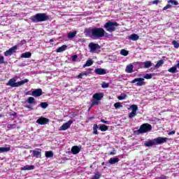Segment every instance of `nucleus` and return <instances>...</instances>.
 I'll return each instance as SVG.
<instances>
[{
    "label": "nucleus",
    "instance_id": "obj_21",
    "mask_svg": "<svg viewBox=\"0 0 179 179\" xmlns=\"http://www.w3.org/2000/svg\"><path fill=\"white\" fill-rule=\"evenodd\" d=\"M66 48H68V46H66V45H63L61 47H59L57 49V52H64V51H66Z\"/></svg>",
    "mask_w": 179,
    "mask_h": 179
},
{
    "label": "nucleus",
    "instance_id": "obj_32",
    "mask_svg": "<svg viewBox=\"0 0 179 179\" xmlns=\"http://www.w3.org/2000/svg\"><path fill=\"white\" fill-rule=\"evenodd\" d=\"M97 129H99V125H97V124H94L93 131L94 135L99 134V131H97Z\"/></svg>",
    "mask_w": 179,
    "mask_h": 179
},
{
    "label": "nucleus",
    "instance_id": "obj_57",
    "mask_svg": "<svg viewBox=\"0 0 179 179\" xmlns=\"http://www.w3.org/2000/svg\"><path fill=\"white\" fill-rule=\"evenodd\" d=\"M52 42H54V39H50V43H52Z\"/></svg>",
    "mask_w": 179,
    "mask_h": 179
},
{
    "label": "nucleus",
    "instance_id": "obj_48",
    "mask_svg": "<svg viewBox=\"0 0 179 179\" xmlns=\"http://www.w3.org/2000/svg\"><path fill=\"white\" fill-rule=\"evenodd\" d=\"M171 8V4L169 3L165 7H164V10H167V9H170Z\"/></svg>",
    "mask_w": 179,
    "mask_h": 179
},
{
    "label": "nucleus",
    "instance_id": "obj_40",
    "mask_svg": "<svg viewBox=\"0 0 179 179\" xmlns=\"http://www.w3.org/2000/svg\"><path fill=\"white\" fill-rule=\"evenodd\" d=\"M40 107H41V108H47V107H48V103L46 102H41L40 103Z\"/></svg>",
    "mask_w": 179,
    "mask_h": 179
},
{
    "label": "nucleus",
    "instance_id": "obj_45",
    "mask_svg": "<svg viewBox=\"0 0 179 179\" xmlns=\"http://www.w3.org/2000/svg\"><path fill=\"white\" fill-rule=\"evenodd\" d=\"M136 112L131 111V113H130L129 115V117L134 118V117H136Z\"/></svg>",
    "mask_w": 179,
    "mask_h": 179
},
{
    "label": "nucleus",
    "instance_id": "obj_53",
    "mask_svg": "<svg viewBox=\"0 0 179 179\" xmlns=\"http://www.w3.org/2000/svg\"><path fill=\"white\" fill-rule=\"evenodd\" d=\"M109 155H110L111 156H114V155H115V150H113V151L110 152Z\"/></svg>",
    "mask_w": 179,
    "mask_h": 179
},
{
    "label": "nucleus",
    "instance_id": "obj_27",
    "mask_svg": "<svg viewBox=\"0 0 179 179\" xmlns=\"http://www.w3.org/2000/svg\"><path fill=\"white\" fill-rule=\"evenodd\" d=\"M45 157L50 158V157H54V153L52 151H46L45 152Z\"/></svg>",
    "mask_w": 179,
    "mask_h": 179
},
{
    "label": "nucleus",
    "instance_id": "obj_2",
    "mask_svg": "<svg viewBox=\"0 0 179 179\" xmlns=\"http://www.w3.org/2000/svg\"><path fill=\"white\" fill-rule=\"evenodd\" d=\"M167 141H169V138L166 137H157L156 138L152 140L149 139L145 141L144 145L146 146V148H152V146L166 143Z\"/></svg>",
    "mask_w": 179,
    "mask_h": 179
},
{
    "label": "nucleus",
    "instance_id": "obj_25",
    "mask_svg": "<svg viewBox=\"0 0 179 179\" xmlns=\"http://www.w3.org/2000/svg\"><path fill=\"white\" fill-rule=\"evenodd\" d=\"M31 57V52H27L21 55V58H30Z\"/></svg>",
    "mask_w": 179,
    "mask_h": 179
},
{
    "label": "nucleus",
    "instance_id": "obj_46",
    "mask_svg": "<svg viewBox=\"0 0 179 179\" xmlns=\"http://www.w3.org/2000/svg\"><path fill=\"white\" fill-rule=\"evenodd\" d=\"M108 86H110V85L106 83H103L101 85V87H103V89H107V87H108Z\"/></svg>",
    "mask_w": 179,
    "mask_h": 179
},
{
    "label": "nucleus",
    "instance_id": "obj_19",
    "mask_svg": "<svg viewBox=\"0 0 179 179\" xmlns=\"http://www.w3.org/2000/svg\"><path fill=\"white\" fill-rule=\"evenodd\" d=\"M125 71L127 73H132V72H134V65H132L131 64L127 65Z\"/></svg>",
    "mask_w": 179,
    "mask_h": 179
},
{
    "label": "nucleus",
    "instance_id": "obj_35",
    "mask_svg": "<svg viewBox=\"0 0 179 179\" xmlns=\"http://www.w3.org/2000/svg\"><path fill=\"white\" fill-rule=\"evenodd\" d=\"M100 177H101V173H100L99 172H97L94 174V176H93L92 177L91 179H99Z\"/></svg>",
    "mask_w": 179,
    "mask_h": 179
},
{
    "label": "nucleus",
    "instance_id": "obj_13",
    "mask_svg": "<svg viewBox=\"0 0 179 179\" xmlns=\"http://www.w3.org/2000/svg\"><path fill=\"white\" fill-rule=\"evenodd\" d=\"M94 72L96 75H106V74L108 73V71H107V69H102V68L95 69Z\"/></svg>",
    "mask_w": 179,
    "mask_h": 179
},
{
    "label": "nucleus",
    "instance_id": "obj_15",
    "mask_svg": "<svg viewBox=\"0 0 179 179\" xmlns=\"http://www.w3.org/2000/svg\"><path fill=\"white\" fill-rule=\"evenodd\" d=\"M139 66L141 68H145V69L150 68V66H152V62L147 61V62H140Z\"/></svg>",
    "mask_w": 179,
    "mask_h": 179
},
{
    "label": "nucleus",
    "instance_id": "obj_17",
    "mask_svg": "<svg viewBox=\"0 0 179 179\" xmlns=\"http://www.w3.org/2000/svg\"><path fill=\"white\" fill-rule=\"evenodd\" d=\"M81 149H82V146L74 145L71 148V152L73 155H78V153L80 152Z\"/></svg>",
    "mask_w": 179,
    "mask_h": 179
},
{
    "label": "nucleus",
    "instance_id": "obj_56",
    "mask_svg": "<svg viewBox=\"0 0 179 179\" xmlns=\"http://www.w3.org/2000/svg\"><path fill=\"white\" fill-rule=\"evenodd\" d=\"M26 108H29V110H31V106H27Z\"/></svg>",
    "mask_w": 179,
    "mask_h": 179
},
{
    "label": "nucleus",
    "instance_id": "obj_36",
    "mask_svg": "<svg viewBox=\"0 0 179 179\" xmlns=\"http://www.w3.org/2000/svg\"><path fill=\"white\" fill-rule=\"evenodd\" d=\"M118 100H125L127 99V94H121L120 96H117Z\"/></svg>",
    "mask_w": 179,
    "mask_h": 179
},
{
    "label": "nucleus",
    "instance_id": "obj_58",
    "mask_svg": "<svg viewBox=\"0 0 179 179\" xmlns=\"http://www.w3.org/2000/svg\"><path fill=\"white\" fill-rule=\"evenodd\" d=\"M107 1H114V0H107Z\"/></svg>",
    "mask_w": 179,
    "mask_h": 179
},
{
    "label": "nucleus",
    "instance_id": "obj_16",
    "mask_svg": "<svg viewBox=\"0 0 179 179\" xmlns=\"http://www.w3.org/2000/svg\"><path fill=\"white\" fill-rule=\"evenodd\" d=\"M43 94V90L41 89H36L32 92L31 96L34 97H40Z\"/></svg>",
    "mask_w": 179,
    "mask_h": 179
},
{
    "label": "nucleus",
    "instance_id": "obj_31",
    "mask_svg": "<svg viewBox=\"0 0 179 179\" xmlns=\"http://www.w3.org/2000/svg\"><path fill=\"white\" fill-rule=\"evenodd\" d=\"M83 76H87V72L84 71V72L80 73V74L77 76V78H78V79H83Z\"/></svg>",
    "mask_w": 179,
    "mask_h": 179
},
{
    "label": "nucleus",
    "instance_id": "obj_24",
    "mask_svg": "<svg viewBox=\"0 0 179 179\" xmlns=\"http://www.w3.org/2000/svg\"><path fill=\"white\" fill-rule=\"evenodd\" d=\"M34 165H26L24 167H22L21 170L25 171L26 170H34Z\"/></svg>",
    "mask_w": 179,
    "mask_h": 179
},
{
    "label": "nucleus",
    "instance_id": "obj_50",
    "mask_svg": "<svg viewBox=\"0 0 179 179\" xmlns=\"http://www.w3.org/2000/svg\"><path fill=\"white\" fill-rule=\"evenodd\" d=\"M71 59H72V61L73 62L76 61V59H78V55H73Z\"/></svg>",
    "mask_w": 179,
    "mask_h": 179
},
{
    "label": "nucleus",
    "instance_id": "obj_54",
    "mask_svg": "<svg viewBox=\"0 0 179 179\" xmlns=\"http://www.w3.org/2000/svg\"><path fill=\"white\" fill-rule=\"evenodd\" d=\"M152 3L157 5L159 3V0L153 1Z\"/></svg>",
    "mask_w": 179,
    "mask_h": 179
},
{
    "label": "nucleus",
    "instance_id": "obj_8",
    "mask_svg": "<svg viewBox=\"0 0 179 179\" xmlns=\"http://www.w3.org/2000/svg\"><path fill=\"white\" fill-rule=\"evenodd\" d=\"M150 131H152V125L148 123H145L140 127L136 132L138 134H146V132H150Z\"/></svg>",
    "mask_w": 179,
    "mask_h": 179
},
{
    "label": "nucleus",
    "instance_id": "obj_1",
    "mask_svg": "<svg viewBox=\"0 0 179 179\" xmlns=\"http://www.w3.org/2000/svg\"><path fill=\"white\" fill-rule=\"evenodd\" d=\"M85 36L92 38V40H99L104 37V29L101 27H90L85 31Z\"/></svg>",
    "mask_w": 179,
    "mask_h": 179
},
{
    "label": "nucleus",
    "instance_id": "obj_4",
    "mask_svg": "<svg viewBox=\"0 0 179 179\" xmlns=\"http://www.w3.org/2000/svg\"><path fill=\"white\" fill-rule=\"evenodd\" d=\"M28 82L29 79H24L16 83V79L11 78L8 80L6 85L10 86V87H20V86H22V85H24V83H28Z\"/></svg>",
    "mask_w": 179,
    "mask_h": 179
},
{
    "label": "nucleus",
    "instance_id": "obj_18",
    "mask_svg": "<svg viewBox=\"0 0 179 179\" xmlns=\"http://www.w3.org/2000/svg\"><path fill=\"white\" fill-rule=\"evenodd\" d=\"M128 40L131 41H138V40H139V35L136 34H132L128 36Z\"/></svg>",
    "mask_w": 179,
    "mask_h": 179
},
{
    "label": "nucleus",
    "instance_id": "obj_10",
    "mask_svg": "<svg viewBox=\"0 0 179 179\" xmlns=\"http://www.w3.org/2000/svg\"><path fill=\"white\" fill-rule=\"evenodd\" d=\"M73 123V120H69L59 128V131H66V129H69V128H71V125H72Z\"/></svg>",
    "mask_w": 179,
    "mask_h": 179
},
{
    "label": "nucleus",
    "instance_id": "obj_23",
    "mask_svg": "<svg viewBox=\"0 0 179 179\" xmlns=\"http://www.w3.org/2000/svg\"><path fill=\"white\" fill-rule=\"evenodd\" d=\"M10 150V145L7 148L1 147L0 148V153H6Z\"/></svg>",
    "mask_w": 179,
    "mask_h": 179
},
{
    "label": "nucleus",
    "instance_id": "obj_30",
    "mask_svg": "<svg viewBox=\"0 0 179 179\" xmlns=\"http://www.w3.org/2000/svg\"><path fill=\"white\" fill-rule=\"evenodd\" d=\"M164 64V61L163 60H159L157 64L155 65V69H159V68H160V66H162V65H163Z\"/></svg>",
    "mask_w": 179,
    "mask_h": 179
},
{
    "label": "nucleus",
    "instance_id": "obj_7",
    "mask_svg": "<svg viewBox=\"0 0 179 179\" xmlns=\"http://www.w3.org/2000/svg\"><path fill=\"white\" fill-rule=\"evenodd\" d=\"M88 48L90 50V52H92V54H99V52H100V48H101V47L98 43L91 42L88 45Z\"/></svg>",
    "mask_w": 179,
    "mask_h": 179
},
{
    "label": "nucleus",
    "instance_id": "obj_59",
    "mask_svg": "<svg viewBox=\"0 0 179 179\" xmlns=\"http://www.w3.org/2000/svg\"><path fill=\"white\" fill-rule=\"evenodd\" d=\"M103 164H104V162L102 163V165H103Z\"/></svg>",
    "mask_w": 179,
    "mask_h": 179
},
{
    "label": "nucleus",
    "instance_id": "obj_47",
    "mask_svg": "<svg viewBox=\"0 0 179 179\" xmlns=\"http://www.w3.org/2000/svg\"><path fill=\"white\" fill-rule=\"evenodd\" d=\"M5 64V58L3 56L0 55V64Z\"/></svg>",
    "mask_w": 179,
    "mask_h": 179
},
{
    "label": "nucleus",
    "instance_id": "obj_11",
    "mask_svg": "<svg viewBox=\"0 0 179 179\" xmlns=\"http://www.w3.org/2000/svg\"><path fill=\"white\" fill-rule=\"evenodd\" d=\"M50 122V119L44 117H41L36 120V124L39 125H45Z\"/></svg>",
    "mask_w": 179,
    "mask_h": 179
},
{
    "label": "nucleus",
    "instance_id": "obj_41",
    "mask_svg": "<svg viewBox=\"0 0 179 179\" xmlns=\"http://www.w3.org/2000/svg\"><path fill=\"white\" fill-rule=\"evenodd\" d=\"M168 3H171V5L177 6V5H178V1H177L176 0H169V1H168Z\"/></svg>",
    "mask_w": 179,
    "mask_h": 179
},
{
    "label": "nucleus",
    "instance_id": "obj_5",
    "mask_svg": "<svg viewBox=\"0 0 179 179\" xmlns=\"http://www.w3.org/2000/svg\"><path fill=\"white\" fill-rule=\"evenodd\" d=\"M104 97V94L101 92L100 93H95L92 96V100L90 105V108H93L94 106H99V103L101 101V99Z\"/></svg>",
    "mask_w": 179,
    "mask_h": 179
},
{
    "label": "nucleus",
    "instance_id": "obj_28",
    "mask_svg": "<svg viewBox=\"0 0 179 179\" xmlns=\"http://www.w3.org/2000/svg\"><path fill=\"white\" fill-rule=\"evenodd\" d=\"M177 68H178V66H177V65L171 67V69H169L168 70L169 72H170L171 73H176V72H177Z\"/></svg>",
    "mask_w": 179,
    "mask_h": 179
},
{
    "label": "nucleus",
    "instance_id": "obj_9",
    "mask_svg": "<svg viewBox=\"0 0 179 179\" xmlns=\"http://www.w3.org/2000/svg\"><path fill=\"white\" fill-rule=\"evenodd\" d=\"M130 83H136L135 86H145L146 85V83L145 82V78H134L133 80L130 82Z\"/></svg>",
    "mask_w": 179,
    "mask_h": 179
},
{
    "label": "nucleus",
    "instance_id": "obj_14",
    "mask_svg": "<svg viewBox=\"0 0 179 179\" xmlns=\"http://www.w3.org/2000/svg\"><path fill=\"white\" fill-rule=\"evenodd\" d=\"M30 152L32 153V155L34 157H36V159L41 158V149L31 150Z\"/></svg>",
    "mask_w": 179,
    "mask_h": 179
},
{
    "label": "nucleus",
    "instance_id": "obj_33",
    "mask_svg": "<svg viewBox=\"0 0 179 179\" xmlns=\"http://www.w3.org/2000/svg\"><path fill=\"white\" fill-rule=\"evenodd\" d=\"M120 54H121V55H123L124 57H127L128 55V54H129V52H128V50H127L125 49H122L120 51Z\"/></svg>",
    "mask_w": 179,
    "mask_h": 179
},
{
    "label": "nucleus",
    "instance_id": "obj_39",
    "mask_svg": "<svg viewBox=\"0 0 179 179\" xmlns=\"http://www.w3.org/2000/svg\"><path fill=\"white\" fill-rule=\"evenodd\" d=\"M115 108L118 109V108H122V105H121V103L117 102L114 104Z\"/></svg>",
    "mask_w": 179,
    "mask_h": 179
},
{
    "label": "nucleus",
    "instance_id": "obj_55",
    "mask_svg": "<svg viewBox=\"0 0 179 179\" xmlns=\"http://www.w3.org/2000/svg\"><path fill=\"white\" fill-rule=\"evenodd\" d=\"M157 179H166L165 176H159Z\"/></svg>",
    "mask_w": 179,
    "mask_h": 179
},
{
    "label": "nucleus",
    "instance_id": "obj_29",
    "mask_svg": "<svg viewBox=\"0 0 179 179\" xmlns=\"http://www.w3.org/2000/svg\"><path fill=\"white\" fill-rule=\"evenodd\" d=\"M27 103L29 104H34L36 103V99L32 96H29L27 99Z\"/></svg>",
    "mask_w": 179,
    "mask_h": 179
},
{
    "label": "nucleus",
    "instance_id": "obj_51",
    "mask_svg": "<svg viewBox=\"0 0 179 179\" xmlns=\"http://www.w3.org/2000/svg\"><path fill=\"white\" fill-rule=\"evenodd\" d=\"M92 71H93V69H87V75H88L89 73H92Z\"/></svg>",
    "mask_w": 179,
    "mask_h": 179
},
{
    "label": "nucleus",
    "instance_id": "obj_6",
    "mask_svg": "<svg viewBox=\"0 0 179 179\" xmlns=\"http://www.w3.org/2000/svg\"><path fill=\"white\" fill-rule=\"evenodd\" d=\"M118 26H120V24H118L117 22L108 21L104 24V29H106V31H108L109 33H113V31H115V27H118Z\"/></svg>",
    "mask_w": 179,
    "mask_h": 179
},
{
    "label": "nucleus",
    "instance_id": "obj_43",
    "mask_svg": "<svg viewBox=\"0 0 179 179\" xmlns=\"http://www.w3.org/2000/svg\"><path fill=\"white\" fill-rule=\"evenodd\" d=\"M152 77H153V74H149V73H146L143 76L144 79H152Z\"/></svg>",
    "mask_w": 179,
    "mask_h": 179
},
{
    "label": "nucleus",
    "instance_id": "obj_38",
    "mask_svg": "<svg viewBox=\"0 0 179 179\" xmlns=\"http://www.w3.org/2000/svg\"><path fill=\"white\" fill-rule=\"evenodd\" d=\"M103 37H106V38H111V37H113V35L106 32V31H104L103 29Z\"/></svg>",
    "mask_w": 179,
    "mask_h": 179
},
{
    "label": "nucleus",
    "instance_id": "obj_20",
    "mask_svg": "<svg viewBox=\"0 0 179 179\" xmlns=\"http://www.w3.org/2000/svg\"><path fill=\"white\" fill-rule=\"evenodd\" d=\"M120 162V159L118 157L110 158L108 161L109 164H115V163H118Z\"/></svg>",
    "mask_w": 179,
    "mask_h": 179
},
{
    "label": "nucleus",
    "instance_id": "obj_12",
    "mask_svg": "<svg viewBox=\"0 0 179 179\" xmlns=\"http://www.w3.org/2000/svg\"><path fill=\"white\" fill-rule=\"evenodd\" d=\"M16 50H17V46H13L10 48L8 50H6L4 52L5 57H10L14 52H16Z\"/></svg>",
    "mask_w": 179,
    "mask_h": 179
},
{
    "label": "nucleus",
    "instance_id": "obj_37",
    "mask_svg": "<svg viewBox=\"0 0 179 179\" xmlns=\"http://www.w3.org/2000/svg\"><path fill=\"white\" fill-rule=\"evenodd\" d=\"M76 36V32H70L67 35V37L68 38H73Z\"/></svg>",
    "mask_w": 179,
    "mask_h": 179
},
{
    "label": "nucleus",
    "instance_id": "obj_52",
    "mask_svg": "<svg viewBox=\"0 0 179 179\" xmlns=\"http://www.w3.org/2000/svg\"><path fill=\"white\" fill-rule=\"evenodd\" d=\"M176 134V131H170L168 135H174Z\"/></svg>",
    "mask_w": 179,
    "mask_h": 179
},
{
    "label": "nucleus",
    "instance_id": "obj_22",
    "mask_svg": "<svg viewBox=\"0 0 179 179\" xmlns=\"http://www.w3.org/2000/svg\"><path fill=\"white\" fill-rule=\"evenodd\" d=\"M99 128L101 132H106V131L108 130V127L106 124H99Z\"/></svg>",
    "mask_w": 179,
    "mask_h": 179
},
{
    "label": "nucleus",
    "instance_id": "obj_42",
    "mask_svg": "<svg viewBox=\"0 0 179 179\" xmlns=\"http://www.w3.org/2000/svg\"><path fill=\"white\" fill-rule=\"evenodd\" d=\"M130 108H131L132 111L134 113H136V111H138V106L136 105H131Z\"/></svg>",
    "mask_w": 179,
    "mask_h": 179
},
{
    "label": "nucleus",
    "instance_id": "obj_3",
    "mask_svg": "<svg viewBox=\"0 0 179 179\" xmlns=\"http://www.w3.org/2000/svg\"><path fill=\"white\" fill-rule=\"evenodd\" d=\"M30 19L34 23H40L41 22H47L50 19V16L45 13H39L35 15H32Z\"/></svg>",
    "mask_w": 179,
    "mask_h": 179
},
{
    "label": "nucleus",
    "instance_id": "obj_44",
    "mask_svg": "<svg viewBox=\"0 0 179 179\" xmlns=\"http://www.w3.org/2000/svg\"><path fill=\"white\" fill-rule=\"evenodd\" d=\"M172 44L174 46V48H179V43L176 41H173Z\"/></svg>",
    "mask_w": 179,
    "mask_h": 179
},
{
    "label": "nucleus",
    "instance_id": "obj_26",
    "mask_svg": "<svg viewBox=\"0 0 179 179\" xmlns=\"http://www.w3.org/2000/svg\"><path fill=\"white\" fill-rule=\"evenodd\" d=\"M93 65V60L88 59L86 63L83 66V68H86L87 66H92Z\"/></svg>",
    "mask_w": 179,
    "mask_h": 179
},
{
    "label": "nucleus",
    "instance_id": "obj_34",
    "mask_svg": "<svg viewBox=\"0 0 179 179\" xmlns=\"http://www.w3.org/2000/svg\"><path fill=\"white\" fill-rule=\"evenodd\" d=\"M7 128L9 131H10V129H15V128H16V124H8Z\"/></svg>",
    "mask_w": 179,
    "mask_h": 179
},
{
    "label": "nucleus",
    "instance_id": "obj_49",
    "mask_svg": "<svg viewBox=\"0 0 179 179\" xmlns=\"http://www.w3.org/2000/svg\"><path fill=\"white\" fill-rule=\"evenodd\" d=\"M101 122H103V124H106V125H108L110 124V122L104 120V119L101 120Z\"/></svg>",
    "mask_w": 179,
    "mask_h": 179
}]
</instances>
